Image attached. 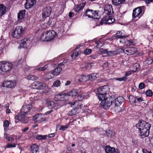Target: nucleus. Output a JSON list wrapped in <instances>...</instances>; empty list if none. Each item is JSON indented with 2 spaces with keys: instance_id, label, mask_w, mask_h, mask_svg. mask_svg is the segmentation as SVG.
<instances>
[{
  "instance_id": "7",
  "label": "nucleus",
  "mask_w": 153,
  "mask_h": 153,
  "mask_svg": "<svg viewBox=\"0 0 153 153\" xmlns=\"http://www.w3.org/2000/svg\"><path fill=\"white\" fill-rule=\"evenodd\" d=\"M27 115L21 111L19 114L15 117V123H17L20 121L24 123H26L28 119V117H27Z\"/></svg>"
},
{
  "instance_id": "4",
  "label": "nucleus",
  "mask_w": 153,
  "mask_h": 153,
  "mask_svg": "<svg viewBox=\"0 0 153 153\" xmlns=\"http://www.w3.org/2000/svg\"><path fill=\"white\" fill-rule=\"evenodd\" d=\"M114 100V96H111L108 97L106 96L104 98H102L101 99L99 100L101 101L100 105L103 106L105 109H107L111 105Z\"/></svg>"
},
{
  "instance_id": "30",
  "label": "nucleus",
  "mask_w": 153,
  "mask_h": 153,
  "mask_svg": "<svg viewBox=\"0 0 153 153\" xmlns=\"http://www.w3.org/2000/svg\"><path fill=\"white\" fill-rule=\"evenodd\" d=\"M136 98L134 96L130 95L129 97V99L130 103L133 105H136Z\"/></svg>"
},
{
  "instance_id": "56",
  "label": "nucleus",
  "mask_w": 153,
  "mask_h": 153,
  "mask_svg": "<svg viewBox=\"0 0 153 153\" xmlns=\"http://www.w3.org/2000/svg\"><path fill=\"white\" fill-rule=\"evenodd\" d=\"M68 128L66 125L65 126H62L59 128V130L64 131L67 130Z\"/></svg>"
},
{
  "instance_id": "14",
  "label": "nucleus",
  "mask_w": 153,
  "mask_h": 153,
  "mask_svg": "<svg viewBox=\"0 0 153 153\" xmlns=\"http://www.w3.org/2000/svg\"><path fill=\"white\" fill-rule=\"evenodd\" d=\"M143 14L141 7H138L133 10L132 17L133 18L138 17V18H139L143 15Z\"/></svg>"
},
{
  "instance_id": "64",
  "label": "nucleus",
  "mask_w": 153,
  "mask_h": 153,
  "mask_svg": "<svg viewBox=\"0 0 153 153\" xmlns=\"http://www.w3.org/2000/svg\"><path fill=\"white\" fill-rule=\"evenodd\" d=\"M67 61L66 60H64L63 61V62L62 63L60 62L59 63L58 65L59 66H62L64 65V64L66 63L67 62Z\"/></svg>"
},
{
  "instance_id": "49",
  "label": "nucleus",
  "mask_w": 153,
  "mask_h": 153,
  "mask_svg": "<svg viewBox=\"0 0 153 153\" xmlns=\"http://www.w3.org/2000/svg\"><path fill=\"white\" fill-rule=\"evenodd\" d=\"M105 134L108 137H113L114 135V132H112L111 131H109V132H108L107 131H105Z\"/></svg>"
},
{
  "instance_id": "17",
  "label": "nucleus",
  "mask_w": 153,
  "mask_h": 153,
  "mask_svg": "<svg viewBox=\"0 0 153 153\" xmlns=\"http://www.w3.org/2000/svg\"><path fill=\"white\" fill-rule=\"evenodd\" d=\"M33 120L35 122L40 123L45 120L46 118L42 114H38L33 117Z\"/></svg>"
},
{
  "instance_id": "57",
  "label": "nucleus",
  "mask_w": 153,
  "mask_h": 153,
  "mask_svg": "<svg viewBox=\"0 0 153 153\" xmlns=\"http://www.w3.org/2000/svg\"><path fill=\"white\" fill-rule=\"evenodd\" d=\"M109 63L107 62H105L102 65V67L103 68H107L109 65Z\"/></svg>"
},
{
  "instance_id": "33",
  "label": "nucleus",
  "mask_w": 153,
  "mask_h": 153,
  "mask_svg": "<svg viewBox=\"0 0 153 153\" xmlns=\"http://www.w3.org/2000/svg\"><path fill=\"white\" fill-rule=\"evenodd\" d=\"M38 149V146L36 144H33L31 147V150L32 153H37Z\"/></svg>"
},
{
  "instance_id": "41",
  "label": "nucleus",
  "mask_w": 153,
  "mask_h": 153,
  "mask_svg": "<svg viewBox=\"0 0 153 153\" xmlns=\"http://www.w3.org/2000/svg\"><path fill=\"white\" fill-rule=\"evenodd\" d=\"M51 23L49 21L47 23H45L41 25V28L43 29H46L48 28L50 24Z\"/></svg>"
},
{
  "instance_id": "51",
  "label": "nucleus",
  "mask_w": 153,
  "mask_h": 153,
  "mask_svg": "<svg viewBox=\"0 0 153 153\" xmlns=\"http://www.w3.org/2000/svg\"><path fill=\"white\" fill-rule=\"evenodd\" d=\"M114 79L116 80L121 81H126V80L127 79V78H126V76H124L123 77L121 78H114Z\"/></svg>"
},
{
  "instance_id": "55",
  "label": "nucleus",
  "mask_w": 153,
  "mask_h": 153,
  "mask_svg": "<svg viewBox=\"0 0 153 153\" xmlns=\"http://www.w3.org/2000/svg\"><path fill=\"white\" fill-rule=\"evenodd\" d=\"M146 95L149 97H151L152 95V92L151 90H148L146 91Z\"/></svg>"
},
{
  "instance_id": "8",
  "label": "nucleus",
  "mask_w": 153,
  "mask_h": 153,
  "mask_svg": "<svg viewBox=\"0 0 153 153\" xmlns=\"http://www.w3.org/2000/svg\"><path fill=\"white\" fill-rule=\"evenodd\" d=\"M24 32V29L21 26L16 27L12 33L13 36L17 39L19 38Z\"/></svg>"
},
{
  "instance_id": "37",
  "label": "nucleus",
  "mask_w": 153,
  "mask_h": 153,
  "mask_svg": "<svg viewBox=\"0 0 153 153\" xmlns=\"http://www.w3.org/2000/svg\"><path fill=\"white\" fill-rule=\"evenodd\" d=\"M89 94L90 93L89 92L83 93L82 94L80 95L79 97L81 99H86L89 97Z\"/></svg>"
},
{
  "instance_id": "27",
  "label": "nucleus",
  "mask_w": 153,
  "mask_h": 153,
  "mask_svg": "<svg viewBox=\"0 0 153 153\" xmlns=\"http://www.w3.org/2000/svg\"><path fill=\"white\" fill-rule=\"evenodd\" d=\"M99 76V74L97 73H94L87 75V80H94L96 79Z\"/></svg>"
},
{
  "instance_id": "63",
  "label": "nucleus",
  "mask_w": 153,
  "mask_h": 153,
  "mask_svg": "<svg viewBox=\"0 0 153 153\" xmlns=\"http://www.w3.org/2000/svg\"><path fill=\"white\" fill-rule=\"evenodd\" d=\"M4 45L3 42L2 43V41H0V50H1L2 49L4 48Z\"/></svg>"
},
{
  "instance_id": "35",
  "label": "nucleus",
  "mask_w": 153,
  "mask_h": 153,
  "mask_svg": "<svg viewBox=\"0 0 153 153\" xmlns=\"http://www.w3.org/2000/svg\"><path fill=\"white\" fill-rule=\"evenodd\" d=\"M69 99V97L67 93H61V101L66 100Z\"/></svg>"
},
{
  "instance_id": "6",
  "label": "nucleus",
  "mask_w": 153,
  "mask_h": 153,
  "mask_svg": "<svg viewBox=\"0 0 153 153\" xmlns=\"http://www.w3.org/2000/svg\"><path fill=\"white\" fill-rule=\"evenodd\" d=\"M13 64L9 62L3 61L0 62V70L2 71L5 72L8 71L12 68Z\"/></svg>"
},
{
  "instance_id": "47",
  "label": "nucleus",
  "mask_w": 153,
  "mask_h": 153,
  "mask_svg": "<svg viewBox=\"0 0 153 153\" xmlns=\"http://www.w3.org/2000/svg\"><path fill=\"white\" fill-rule=\"evenodd\" d=\"M20 46L22 48H25L27 47V44L26 41L25 40H23L21 41V43L20 44Z\"/></svg>"
},
{
  "instance_id": "20",
  "label": "nucleus",
  "mask_w": 153,
  "mask_h": 153,
  "mask_svg": "<svg viewBox=\"0 0 153 153\" xmlns=\"http://www.w3.org/2000/svg\"><path fill=\"white\" fill-rule=\"evenodd\" d=\"M62 71V68L60 67H57L53 71H51L52 76L48 77V79H51L54 76H57Z\"/></svg>"
},
{
  "instance_id": "62",
  "label": "nucleus",
  "mask_w": 153,
  "mask_h": 153,
  "mask_svg": "<svg viewBox=\"0 0 153 153\" xmlns=\"http://www.w3.org/2000/svg\"><path fill=\"white\" fill-rule=\"evenodd\" d=\"M74 150L73 149H68L66 151V153H74Z\"/></svg>"
},
{
  "instance_id": "52",
  "label": "nucleus",
  "mask_w": 153,
  "mask_h": 153,
  "mask_svg": "<svg viewBox=\"0 0 153 153\" xmlns=\"http://www.w3.org/2000/svg\"><path fill=\"white\" fill-rule=\"evenodd\" d=\"M87 64V62H82L80 65V67L82 68H85L86 69Z\"/></svg>"
},
{
  "instance_id": "50",
  "label": "nucleus",
  "mask_w": 153,
  "mask_h": 153,
  "mask_svg": "<svg viewBox=\"0 0 153 153\" xmlns=\"http://www.w3.org/2000/svg\"><path fill=\"white\" fill-rule=\"evenodd\" d=\"M47 67V65H45L43 67H39L38 68H36V69L37 71H43L46 69Z\"/></svg>"
},
{
  "instance_id": "24",
  "label": "nucleus",
  "mask_w": 153,
  "mask_h": 153,
  "mask_svg": "<svg viewBox=\"0 0 153 153\" xmlns=\"http://www.w3.org/2000/svg\"><path fill=\"white\" fill-rule=\"evenodd\" d=\"M75 80L79 82H82L87 81V76L85 75H78L75 77Z\"/></svg>"
},
{
  "instance_id": "48",
  "label": "nucleus",
  "mask_w": 153,
  "mask_h": 153,
  "mask_svg": "<svg viewBox=\"0 0 153 153\" xmlns=\"http://www.w3.org/2000/svg\"><path fill=\"white\" fill-rule=\"evenodd\" d=\"M92 52V50L90 49L87 48L84 50V53L85 55H88Z\"/></svg>"
},
{
  "instance_id": "42",
  "label": "nucleus",
  "mask_w": 153,
  "mask_h": 153,
  "mask_svg": "<svg viewBox=\"0 0 153 153\" xmlns=\"http://www.w3.org/2000/svg\"><path fill=\"white\" fill-rule=\"evenodd\" d=\"M125 44L127 46H129L134 44V41L132 39L125 41Z\"/></svg>"
},
{
  "instance_id": "25",
  "label": "nucleus",
  "mask_w": 153,
  "mask_h": 153,
  "mask_svg": "<svg viewBox=\"0 0 153 153\" xmlns=\"http://www.w3.org/2000/svg\"><path fill=\"white\" fill-rule=\"evenodd\" d=\"M114 103L115 106H118L120 105L124 100V98L121 96L118 97L114 100Z\"/></svg>"
},
{
  "instance_id": "9",
  "label": "nucleus",
  "mask_w": 153,
  "mask_h": 153,
  "mask_svg": "<svg viewBox=\"0 0 153 153\" xmlns=\"http://www.w3.org/2000/svg\"><path fill=\"white\" fill-rule=\"evenodd\" d=\"M113 38H111L109 39H107L105 40L104 39H100L97 42L93 41V46L94 47V48H97L100 49L102 47L106 42H108L109 40H111L113 39Z\"/></svg>"
},
{
  "instance_id": "29",
  "label": "nucleus",
  "mask_w": 153,
  "mask_h": 153,
  "mask_svg": "<svg viewBox=\"0 0 153 153\" xmlns=\"http://www.w3.org/2000/svg\"><path fill=\"white\" fill-rule=\"evenodd\" d=\"M46 102L48 108L50 109L54 108L56 105V104L55 103L49 100H47Z\"/></svg>"
},
{
  "instance_id": "15",
  "label": "nucleus",
  "mask_w": 153,
  "mask_h": 153,
  "mask_svg": "<svg viewBox=\"0 0 153 153\" xmlns=\"http://www.w3.org/2000/svg\"><path fill=\"white\" fill-rule=\"evenodd\" d=\"M86 4L85 1H81L77 5L75 6L74 8V10L76 12H79L83 9Z\"/></svg>"
},
{
  "instance_id": "2",
  "label": "nucleus",
  "mask_w": 153,
  "mask_h": 153,
  "mask_svg": "<svg viewBox=\"0 0 153 153\" xmlns=\"http://www.w3.org/2000/svg\"><path fill=\"white\" fill-rule=\"evenodd\" d=\"M138 129V134L142 138L147 137L149 134L151 125L144 120H140L136 125Z\"/></svg>"
},
{
  "instance_id": "43",
  "label": "nucleus",
  "mask_w": 153,
  "mask_h": 153,
  "mask_svg": "<svg viewBox=\"0 0 153 153\" xmlns=\"http://www.w3.org/2000/svg\"><path fill=\"white\" fill-rule=\"evenodd\" d=\"M17 145V143H14L8 144L6 145L5 148V149H6L15 148L16 146Z\"/></svg>"
},
{
  "instance_id": "1",
  "label": "nucleus",
  "mask_w": 153,
  "mask_h": 153,
  "mask_svg": "<svg viewBox=\"0 0 153 153\" xmlns=\"http://www.w3.org/2000/svg\"><path fill=\"white\" fill-rule=\"evenodd\" d=\"M107 50L100 49V54L103 55V56H110L119 54L123 52L126 53L128 55L133 54L136 53L137 51L136 48L132 47H130L125 49L120 48L113 51H108Z\"/></svg>"
},
{
  "instance_id": "53",
  "label": "nucleus",
  "mask_w": 153,
  "mask_h": 153,
  "mask_svg": "<svg viewBox=\"0 0 153 153\" xmlns=\"http://www.w3.org/2000/svg\"><path fill=\"white\" fill-rule=\"evenodd\" d=\"M153 60L151 58L147 59L145 61L146 64H147L148 65L151 64Z\"/></svg>"
},
{
  "instance_id": "11",
  "label": "nucleus",
  "mask_w": 153,
  "mask_h": 153,
  "mask_svg": "<svg viewBox=\"0 0 153 153\" xmlns=\"http://www.w3.org/2000/svg\"><path fill=\"white\" fill-rule=\"evenodd\" d=\"M115 19L112 16H110L109 15L103 17L100 22V25L103 24H111L114 22Z\"/></svg>"
},
{
  "instance_id": "12",
  "label": "nucleus",
  "mask_w": 153,
  "mask_h": 153,
  "mask_svg": "<svg viewBox=\"0 0 153 153\" xmlns=\"http://www.w3.org/2000/svg\"><path fill=\"white\" fill-rule=\"evenodd\" d=\"M123 31L121 30L120 31H117L114 35V36L116 38L120 39V43H125L126 39L125 38L128 36L127 35H124Z\"/></svg>"
},
{
  "instance_id": "10",
  "label": "nucleus",
  "mask_w": 153,
  "mask_h": 153,
  "mask_svg": "<svg viewBox=\"0 0 153 153\" xmlns=\"http://www.w3.org/2000/svg\"><path fill=\"white\" fill-rule=\"evenodd\" d=\"M45 86V84L38 81H36L32 83L29 88L39 90L43 89Z\"/></svg>"
},
{
  "instance_id": "36",
  "label": "nucleus",
  "mask_w": 153,
  "mask_h": 153,
  "mask_svg": "<svg viewBox=\"0 0 153 153\" xmlns=\"http://www.w3.org/2000/svg\"><path fill=\"white\" fill-rule=\"evenodd\" d=\"M10 125V123L7 120H5L3 122V126L4 127V131H7V128H8Z\"/></svg>"
},
{
  "instance_id": "23",
  "label": "nucleus",
  "mask_w": 153,
  "mask_h": 153,
  "mask_svg": "<svg viewBox=\"0 0 153 153\" xmlns=\"http://www.w3.org/2000/svg\"><path fill=\"white\" fill-rule=\"evenodd\" d=\"M105 150L106 153H119L117 150L109 146L105 147Z\"/></svg>"
},
{
  "instance_id": "16",
  "label": "nucleus",
  "mask_w": 153,
  "mask_h": 153,
  "mask_svg": "<svg viewBox=\"0 0 153 153\" xmlns=\"http://www.w3.org/2000/svg\"><path fill=\"white\" fill-rule=\"evenodd\" d=\"M32 108V106L31 104H27L25 102L21 110V111L25 113V114L27 115L28 113L30 112Z\"/></svg>"
},
{
  "instance_id": "38",
  "label": "nucleus",
  "mask_w": 153,
  "mask_h": 153,
  "mask_svg": "<svg viewBox=\"0 0 153 153\" xmlns=\"http://www.w3.org/2000/svg\"><path fill=\"white\" fill-rule=\"evenodd\" d=\"M93 10H87L85 12V14L86 16H88L89 18H92V13Z\"/></svg>"
},
{
  "instance_id": "28",
  "label": "nucleus",
  "mask_w": 153,
  "mask_h": 153,
  "mask_svg": "<svg viewBox=\"0 0 153 153\" xmlns=\"http://www.w3.org/2000/svg\"><path fill=\"white\" fill-rule=\"evenodd\" d=\"M140 68V66L139 64L136 63L134 64L131 67V70L133 72H135L139 70Z\"/></svg>"
},
{
  "instance_id": "39",
  "label": "nucleus",
  "mask_w": 153,
  "mask_h": 153,
  "mask_svg": "<svg viewBox=\"0 0 153 153\" xmlns=\"http://www.w3.org/2000/svg\"><path fill=\"white\" fill-rule=\"evenodd\" d=\"M26 78L28 80H34L37 79V77L31 75H28L26 76Z\"/></svg>"
},
{
  "instance_id": "21",
  "label": "nucleus",
  "mask_w": 153,
  "mask_h": 153,
  "mask_svg": "<svg viewBox=\"0 0 153 153\" xmlns=\"http://www.w3.org/2000/svg\"><path fill=\"white\" fill-rule=\"evenodd\" d=\"M36 0H26L25 4V9H28L32 7L35 4Z\"/></svg>"
},
{
  "instance_id": "45",
  "label": "nucleus",
  "mask_w": 153,
  "mask_h": 153,
  "mask_svg": "<svg viewBox=\"0 0 153 153\" xmlns=\"http://www.w3.org/2000/svg\"><path fill=\"white\" fill-rule=\"evenodd\" d=\"M98 11L93 10L92 13V18L94 19H98L97 18V17L98 16Z\"/></svg>"
},
{
  "instance_id": "32",
  "label": "nucleus",
  "mask_w": 153,
  "mask_h": 153,
  "mask_svg": "<svg viewBox=\"0 0 153 153\" xmlns=\"http://www.w3.org/2000/svg\"><path fill=\"white\" fill-rule=\"evenodd\" d=\"M125 0H111L112 4L116 6H118L123 4Z\"/></svg>"
},
{
  "instance_id": "34",
  "label": "nucleus",
  "mask_w": 153,
  "mask_h": 153,
  "mask_svg": "<svg viewBox=\"0 0 153 153\" xmlns=\"http://www.w3.org/2000/svg\"><path fill=\"white\" fill-rule=\"evenodd\" d=\"M47 135H37L36 136V138L39 140H44L47 138Z\"/></svg>"
},
{
  "instance_id": "3",
  "label": "nucleus",
  "mask_w": 153,
  "mask_h": 153,
  "mask_svg": "<svg viewBox=\"0 0 153 153\" xmlns=\"http://www.w3.org/2000/svg\"><path fill=\"white\" fill-rule=\"evenodd\" d=\"M56 35V33L54 30H47L41 34L40 39L42 41L49 42L53 39Z\"/></svg>"
},
{
  "instance_id": "60",
  "label": "nucleus",
  "mask_w": 153,
  "mask_h": 153,
  "mask_svg": "<svg viewBox=\"0 0 153 153\" xmlns=\"http://www.w3.org/2000/svg\"><path fill=\"white\" fill-rule=\"evenodd\" d=\"M132 72H133L132 71V70H131V71H127L125 74V76H126V77L128 76L131 74Z\"/></svg>"
},
{
  "instance_id": "5",
  "label": "nucleus",
  "mask_w": 153,
  "mask_h": 153,
  "mask_svg": "<svg viewBox=\"0 0 153 153\" xmlns=\"http://www.w3.org/2000/svg\"><path fill=\"white\" fill-rule=\"evenodd\" d=\"M109 92V88L107 85H104L99 88L97 89V95L99 100L104 98Z\"/></svg>"
},
{
  "instance_id": "22",
  "label": "nucleus",
  "mask_w": 153,
  "mask_h": 153,
  "mask_svg": "<svg viewBox=\"0 0 153 153\" xmlns=\"http://www.w3.org/2000/svg\"><path fill=\"white\" fill-rule=\"evenodd\" d=\"M25 10H20L18 14V22H21L24 19L25 15Z\"/></svg>"
},
{
  "instance_id": "13",
  "label": "nucleus",
  "mask_w": 153,
  "mask_h": 153,
  "mask_svg": "<svg viewBox=\"0 0 153 153\" xmlns=\"http://www.w3.org/2000/svg\"><path fill=\"white\" fill-rule=\"evenodd\" d=\"M52 11L51 7L48 6L44 8L42 10V15L43 19H45L49 17Z\"/></svg>"
},
{
  "instance_id": "40",
  "label": "nucleus",
  "mask_w": 153,
  "mask_h": 153,
  "mask_svg": "<svg viewBox=\"0 0 153 153\" xmlns=\"http://www.w3.org/2000/svg\"><path fill=\"white\" fill-rule=\"evenodd\" d=\"M81 53V51L79 50L77 51H76L74 53L71 55V57L72 58L75 59L78 56L80 55Z\"/></svg>"
},
{
  "instance_id": "58",
  "label": "nucleus",
  "mask_w": 153,
  "mask_h": 153,
  "mask_svg": "<svg viewBox=\"0 0 153 153\" xmlns=\"http://www.w3.org/2000/svg\"><path fill=\"white\" fill-rule=\"evenodd\" d=\"M29 129V128L28 126H27L23 128L22 130V131L23 133H25Z\"/></svg>"
},
{
  "instance_id": "59",
  "label": "nucleus",
  "mask_w": 153,
  "mask_h": 153,
  "mask_svg": "<svg viewBox=\"0 0 153 153\" xmlns=\"http://www.w3.org/2000/svg\"><path fill=\"white\" fill-rule=\"evenodd\" d=\"M145 87V85L143 83H140L139 85V88L140 89H142L144 88Z\"/></svg>"
},
{
  "instance_id": "31",
  "label": "nucleus",
  "mask_w": 153,
  "mask_h": 153,
  "mask_svg": "<svg viewBox=\"0 0 153 153\" xmlns=\"http://www.w3.org/2000/svg\"><path fill=\"white\" fill-rule=\"evenodd\" d=\"M6 10V6L3 4H0V17L5 13Z\"/></svg>"
},
{
  "instance_id": "46",
  "label": "nucleus",
  "mask_w": 153,
  "mask_h": 153,
  "mask_svg": "<svg viewBox=\"0 0 153 153\" xmlns=\"http://www.w3.org/2000/svg\"><path fill=\"white\" fill-rule=\"evenodd\" d=\"M61 83L60 80L57 79L53 83V86L54 87H58L60 86Z\"/></svg>"
},
{
  "instance_id": "18",
  "label": "nucleus",
  "mask_w": 153,
  "mask_h": 153,
  "mask_svg": "<svg viewBox=\"0 0 153 153\" xmlns=\"http://www.w3.org/2000/svg\"><path fill=\"white\" fill-rule=\"evenodd\" d=\"M16 84V81H7L3 82L2 86L4 87L13 88L15 86Z\"/></svg>"
},
{
  "instance_id": "26",
  "label": "nucleus",
  "mask_w": 153,
  "mask_h": 153,
  "mask_svg": "<svg viewBox=\"0 0 153 153\" xmlns=\"http://www.w3.org/2000/svg\"><path fill=\"white\" fill-rule=\"evenodd\" d=\"M112 6L110 4H106L104 7V11L105 13L108 15L110 14L111 11H112Z\"/></svg>"
},
{
  "instance_id": "19",
  "label": "nucleus",
  "mask_w": 153,
  "mask_h": 153,
  "mask_svg": "<svg viewBox=\"0 0 153 153\" xmlns=\"http://www.w3.org/2000/svg\"><path fill=\"white\" fill-rule=\"evenodd\" d=\"M82 91V88H80L78 90L73 89L67 93L69 98V96H73L77 95L81 93Z\"/></svg>"
},
{
  "instance_id": "44",
  "label": "nucleus",
  "mask_w": 153,
  "mask_h": 153,
  "mask_svg": "<svg viewBox=\"0 0 153 153\" xmlns=\"http://www.w3.org/2000/svg\"><path fill=\"white\" fill-rule=\"evenodd\" d=\"M76 108H73L72 109L71 111H69L68 113V115H74L75 114H76L77 113V112L76 111Z\"/></svg>"
},
{
  "instance_id": "54",
  "label": "nucleus",
  "mask_w": 153,
  "mask_h": 153,
  "mask_svg": "<svg viewBox=\"0 0 153 153\" xmlns=\"http://www.w3.org/2000/svg\"><path fill=\"white\" fill-rule=\"evenodd\" d=\"M55 100L57 101H61V93L55 96Z\"/></svg>"
},
{
  "instance_id": "61",
  "label": "nucleus",
  "mask_w": 153,
  "mask_h": 153,
  "mask_svg": "<svg viewBox=\"0 0 153 153\" xmlns=\"http://www.w3.org/2000/svg\"><path fill=\"white\" fill-rule=\"evenodd\" d=\"M142 152L143 153H152L151 151H148L145 149H142Z\"/></svg>"
}]
</instances>
